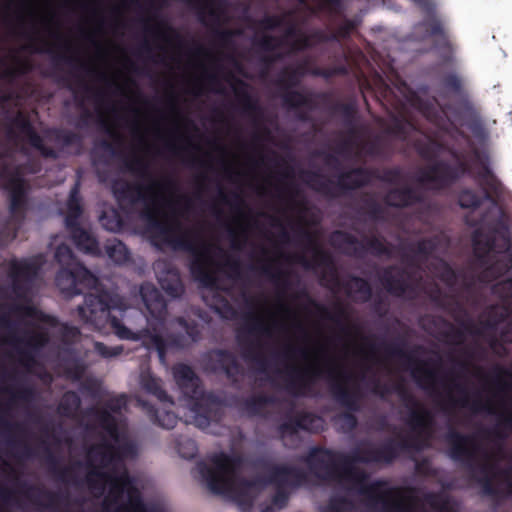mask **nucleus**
I'll list each match as a JSON object with an SVG mask.
<instances>
[{
  "instance_id": "nucleus-1",
  "label": "nucleus",
  "mask_w": 512,
  "mask_h": 512,
  "mask_svg": "<svg viewBox=\"0 0 512 512\" xmlns=\"http://www.w3.org/2000/svg\"><path fill=\"white\" fill-rule=\"evenodd\" d=\"M101 426L108 438L93 446L87 455L91 488L95 493L106 494L108 510L119 503L116 512H146L136 486L122 466V460L131 453L124 426L109 414L102 416Z\"/></svg>"
},
{
  "instance_id": "nucleus-2",
  "label": "nucleus",
  "mask_w": 512,
  "mask_h": 512,
  "mask_svg": "<svg viewBox=\"0 0 512 512\" xmlns=\"http://www.w3.org/2000/svg\"><path fill=\"white\" fill-rule=\"evenodd\" d=\"M140 293L151 314V318L147 319L149 328L146 330L137 329L136 322L143 320L142 314L137 310L126 311L123 300L118 296L111 297L107 302L103 297L91 295L86 299L85 306L79 307V314L95 326L109 320L119 338L142 340L147 348H155L160 360L163 361L165 345L157 326H163L162 315L166 307L165 302L151 284H144Z\"/></svg>"
},
{
  "instance_id": "nucleus-3",
  "label": "nucleus",
  "mask_w": 512,
  "mask_h": 512,
  "mask_svg": "<svg viewBox=\"0 0 512 512\" xmlns=\"http://www.w3.org/2000/svg\"><path fill=\"white\" fill-rule=\"evenodd\" d=\"M146 202V218L151 232L165 242H173L182 234L178 202L173 189L160 182H152L143 195Z\"/></svg>"
},
{
  "instance_id": "nucleus-4",
  "label": "nucleus",
  "mask_w": 512,
  "mask_h": 512,
  "mask_svg": "<svg viewBox=\"0 0 512 512\" xmlns=\"http://www.w3.org/2000/svg\"><path fill=\"white\" fill-rule=\"evenodd\" d=\"M202 477L208 488L237 501H247L257 490L256 483H248L238 477V463L219 453L211 456L201 467Z\"/></svg>"
},
{
  "instance_id": "nucleus-5",
  "label": "nucleus",
  "mask_w": 512,
  "mask_h": 512,
  "mask_svg": "<svg viewBox=\"0 0 512 512\" xmlns=\"http://www.w3.org/2000/svg\"><path fill=\"white\" fill-rule=\"evenodd\" d=\"M173 374L185 397L181 404L185 422L194 424L203 430L207 429L209 426L208 418L200 413L207 399L199 390L198 380L195 378L193 371L188 366L180 364L174 368Z\"/></svg>"
},
{
  "instance_id": "nucleus-6",
  "label": "nucleus",
  "mask_w": 512,
  "mask_h": 512,
  "mask_svg": "<svg viewBox=\"0 0 512 512\" xmlns=\"http://www.w3.org/2000/svg\"><path fill=\"white\" fill-rule=\"evenodd\" d=\"M55 257L59 263L67 266L60 271L56 279L57 286L65 295L78 294L81 291L78 286L90 287L95 284L94 276L74 261L67 246H59Z\"/></svg>"
},
{
  "instance_id": "nucleus-7",
  "label": "nucleus",
  "mask_w": 512,
  "mask_h": 512,
  "mask_svg": "<svg viewBox=\"0 0 512 512\" xmlns=\"http://www.w3.org/2000/svg\"><path fill=\"white\" fill-rule=\"evenodd\" d=\"M486 206L489 209V212L482 219L481 230L477 231L473 238L474 251L479 258L484 257L488 252H500V250H497L495 246H492L489 238L484 237L483 230L486 226H492L494 232L493 241L495 242L499 239L502 242L500 249H506L508 247L506 225L502 219L501 209L489 199L486 200Z\"/></svg>"
},
{
  "instance_id": "nucleus-8",
  "label": "nucleus",
  "mask_w": 512,
  "mask_h": 512,
  "mask_svg": "<svg viewBox=\"0 0 512 512\" xmlns=\"http://www.w3.org/2000/svg\"><path fill=\"white\" fill-rule=\"evenodd\" d=\"M292 311L283 304L262 306L256 313L253 326L256 330L272 334L289 326Z\"/></svg>"
},
{
  "instance_id": "nucleus-9",
  "label": "nucleus",
  "mask_w": 512,
  "mask_h": 512,
  "mask_svg": "<svg viewBox=\"0 0 512 512\" xmlns=\"http://www.w3.org/2000/svg\"><path fill=\"white\" fill-rule=\"evenodd\" d=\"M193 251V273L205 285L212 284L215 281L216 258L221 252L220 249L212 243L201 242L200 245L193 248Z\"/></svg>"
},
{
  "instance_id": "nucleus-10",
  "label": "nucleus",
  "mask_w": 512,
  "mask_h": 512,
  "mask_svg": "<svg viewBox=\"0 0 512 512\" xmlns=\"http://www.w3.org/2000/svg\"><path fill=\"white\" fill-rule=\"evenodd\" d=\"M382 512H418L419 502L411 491L390 490L382 499Z\"/></svg>"
},
{
  "instance_id": "nucleus-11",
  "label": "nucleus",
  "mask_w": 512,
  "mask_h": 512,
  "mask_svg": "<svg viewBox=\"0 0 512 512\" xmlns=\"http://www.w3.org/2000/svg\"><path fill=\"white\" fill-rule=\"evenodd\" d=\"M23 313L40 322L37 328L21 342V346L30 351L31 349L43 345L47 341L48 327L53 325V320L44 319L41 314L31 307H26Z\"/></svg>"
},
{
  "instance_id": "nucleus-12",
  "label": "nucleus",
  "mask_w": 512,
  "mask_h": 512,
  "mask_svg": "<svg viewBox=\"0 0 512 512\" xmlns=\"http://www.w3.org/2000/svg\"><path fill=\"white\" fill-rule=\"evenodd\" d=\"M41 257L17 261L12 264L11 275L15 282L29 279L38 274L41 268Z\"/></svg>"
},
{
  "instance_id": "nucleus-13",
  "label": "nucleus",
  "mask_w": 512,
  "mask_h": 512,
  "mask_svg": "<svg viewBox=\"0 0 512 512\" xmlns=\"http://www.w3.org/2000/svg\"><path fill=\"white\" fill-rule=\"evenodd\" d=\"M333 478L348 489L361 488L363 481V475L354 466H348L343 471L333 472Z\"/></svg>"
},
{
  "instance_id": "nucleus-14",
  "label": "nucleus",
  "mask_w": 512,
  "mask_h": 512,
  "mask_svg": "<svg viewBox=\"0 0 512 512\" xmlns=\"http://www.w3.org/2000/svg\"><path fill=\"white\" fill-rule=\"evenodd\" d=\"M76 246L86 253H96L98 245L95 239L82 228H75L72 234Z\"/></svg>"
},
{
  "instance_id": "nucleus-15",
  "label": "nucleus",
  "mask_w": 512,
  "mask_h": 512,
  "mask_svg": "<svg viewBox=\"0 0 512 512\" xmlns=\"http://www.w3.org/2000/svg\"><path fill=\"white\" fill-rule=\"evenodd\" d=\"M488 489L512 493V471L501 472L488 481Z\"/></svg>"
},
{
  "instance_id": "nucleus-16",
  "label": "nucleus",
  "mask_w": 512,
  "mask_h": 512,
  "mask_svg": "<svg viewBox=\"0 0 512 512\" xmlns=\"http://www.w3.org/2000/svg\"><path fill=\"white\" fill-rule=\"evenodd\" d=\"M25 184L19 177H13L8 183V190L11 197V207L16 209L22 201V197L25 193Z\"/></svg>"
},
{
  "instance_id": "nucleus-17",
  "label": "nucleus",
  "mask_w": 512,
  "mask_h": 512,
  "mask_svg": "<svg viewBox=\"0 0 512 512\" xmlns=\"http://www.w3.org/2000/svg\"><path fill=\"white\" fill-rule=\"evenodd\" d=\"M470 454H472V440L466 437L455 436L453 438V457L460 458Z\"/></svg>"
},
{
  "instance_id": "nucleus-18",
  "label": "nucleus",
  "mask_w": 512,
  "mask_h": 512,
  "mask_svg": "<svg viewBox=\"0 0 512 512\" xmlns=\"http://www.w3.org/2000/svg\"><path fill=\"white\" fill-rule=\"evenodd\" d=\"M107 254L113 262L118 264L128 260L127 249L121 242H116L107 246Z\"/></svg>"
},
{
  "instance_id": "nucleus-19",
  "label": "nucleus",
  "mask_w": 512,
  "mask_h": 512,
  "mask_svg": "<svg viewBox=\"0 0 512 512\" xmlns=\"http://www.w3.org/2000/svg\"><path fill=\"white\" fill-rule=\"evenodd\" d=\"M141 383L147 392L154 394L161 401L165 399L166 395L160 389V385L157 379L151 377L150 375H143Z\"/></svg>"
},
{
  "instance_id": "nucleus-20",
  "label": "nucleus",
  "mask_w": 512,
  "mask_h": 512,
  "mask_svg": "<svg viewBox=\"0 0 512 512\" xmlns=\"http://www.w3.org/2000/svg\"><path fill=\"white\" fill-rule=\"evenodd\" d=\"M305 358L306 360L313 366L314 368H318L324 358V351L322 346L320 345H313V347L309 348L305 352Z\"/></svg>"
},
{
  "instance_id": "nucleus-21",
  "label": "nucleus",
  "mask_w": 512,
  "mask_h": 512,
  "mask_svg": "<svg viewBox=\"0 0 512 512\" xmlns=\"http://www.w3.org/2000/svg\"><path fill=\"white\" fill-rule=\"evenodd\" d=\"M481 197L475 195L470 190L463 191L459 196V204L463 208H476Z\"/></svg>"
},
{
  "instance_id": "nucleus-22",
  "label": "nucleus",
  "mask_w": 512,
  "mask_h": 512,
  "mask_svg": "<svg viewBox=\"0 0 512 512\" xmlns=\"http://www.w3.org/2000/svg\"><path fill=\"white\" fill-rule=\"evenodd\" d=\"M178 453L183 458H192L197 451L196 444L191 439H185L183 442L178 444Z\"/></svg>"
},
{
  "instance_id": "nucleus-23",
  "label": "nucleus",
  "mask_w": 512,
  "mask_h": 512,
  "mask_svg": "<svg viewBox=\"0 0 512 512\" xmlns=\"http://www.w3.org/2000/svg\"><path fill=\"white\" fill-rule=\"evenodd\" d=\"M95 349L101 356L105 358L118 356L122 351V348L120 346L107 347L99 342L95 343Z\"/></svg>"
},
{
  "instance_id": "nucleus-24",
  "label": "nucleus",
  "mask_w": 512,
  "mask_h": 512,
  "mask_svg": "<svg viewBox=\"0 0 512 512\" xmlns=\"http://www.w3.org/2000/svg\"><path fill=\"white\" fill-rule=\"evenodd\" d=\"M171 280V285L168 286L163 281H161V286L169 295L175 297L181 293L182 287L176 274H171Z\"/></svg>"
},
{
  "instance_id": "nucleus-25",
  "label": "nucleus",
  "mask_w": 512,
  "mask_h": 512,
  "mask_svg": "<svg viewBox=\"0 0 512 512\" xmlns=\"http://www.w3.org/2000/svg\"><path fill=\"white\" fill-rule=\"evenodd\" d=\"M157 420L161 426L167 429L173 428L177 423V417L170 412H164L161 415L157 414Z\"/></svg>"
},
{
  "instance_id": "nucleus-26",
  "label": "nucleus",
  "mask_w": 512,
  "mask_h": 512,
  "mask_svg": "<svg viewBox=\"0 0 512 512\" xmlns=\"http://www.w3.org/2000/svg\"><path fill=\"white\" fill-rule=\"evenodd\" d=\"M309 253L313 255L314 259L312 261H308L305 257H303L301 258V262L303 263V265L307 267L317 265L319 262V258H321L322 255L320 248L316 242L312 243V247L309 249Z\"/></svg>"
},
{
  "instance_id": "nucleus-27",
  "label": "nucleus",
  "mask_w": 512,
  "mask_h": 512,
  "mask_svg": "<svg viewBox=\"0 0 512 512\" xmlns=\"http://www.w3.org/2000/svg\"><path fill=\"white\" fill-rule=\"evenodd\" d=\"M496 293L501 296H512V279L502 280L495 285Z\"/></svg>"
},
{
  "instance_id": "nucleus-28",
  "label": "nucleus",
  "mask_w": 512,
  "mask_h": 512,
  "mask_svg": "<svg viewBox=\"0 0 512 512\" xmlns=\"http://www.w3.org/2000/svg\"><path fill=\"white\" fill-rule=\"evenodd\" d=\"M68 209L71 217H76L80 212L79 201L75 192H72L71 194L70 200L68 202Z\"/></svg>"
},
{
  "instance_id": "nucleus-29",
  "label": "nucleus",
  "mask_w": 512,
  "mask_h": 512,
  "mask_svg": "<svg viewBox=\"0 0 512 512\" xmlns=\"http://www.w3.org/2000/svg\"><path fill=\"white\" fill-rule=\"evenodd\" d=\"M431 505L434 507L435 512H452V507L447 501L432 502Z\"/></svg>"
},
{
  "instance_id": "nucleus-30",
  "label": "nucleus",
  "mask_w": 512,
  "mask_h": 512,
  "mask_svg": "<svg viewBox=\"0 0 512 512\" xmlns=\"http://www.w3.org/2000/svg\"><path fill=\"white\" fill-rule=\"evenodd\" d=\"M442 269L443 271L438 272L437 274L441 276L445 281L449 282L454 276L453 272L445 263H442Z\"/></svg>"
},
{
  "instance_id": "nucleus-31",
  "label": "nucleus",
  "mask_w": 512,
  "mask_h": 512,
  "mask_svg": "<svg viewBox=\"0 0 512 512\" xmlns=\"http://www.w3.org/2000/svg\"><path fill=\"white\" fill-rule=\"evenodd\" d=\"M439 178V175H438V170H433L431 171L427 176H426V180L427 181H435Z\"/></svg>"
},
{
  "instance_id": "nucleus-32",
  "label": "nucleus",
  "mask_w": 512,
  "mask_h": 512,
  "mask_svg": "<svg viewBox=\"0 0 512 512\" xmlns=\"http://www.w3.org/2000/svg\"><path fill=\"white\" fill-rule=\"evenodd\" d=\"M500 269H502V266L500 267V264L497 263V265L491 267L487 273L489 275L493 276L494 278H496V276L494 274L496 272H499Z\"/></svg>"
},
{
  "instance_id": "nucleus-33",
  "label": "nucleus",
  "mask_w": 512,
  "mask_h": 512,
  "mask_svg": "<svg viewBox=\"0 0 512 512\" xmlns=\"http://www.w3.org/2000/svg\"><path fill=\"white\" fill-rule=\"evenodd\" d=\"M388 202L391 204V205H402V204H405L404 201H396L394 200V193L390 194L389 197H388Z\"/></svg>"
},
{
  "instance_id": "nucleus-34",
  "label": "nucleus",
  "mask_w": 512,
  "mask_h": 512,
  "mask_svg": "<svg viewBox=\"0 0 512 512\" xmlns=\"http://www.w3.org/2000/svg\"><path fill=\"white\" fill-rule=\"evenodd\" d=\"M344 238H346V236H345L344 234H342V233H340V232H337V233H335V234L333 235L332 240H333V242H334V243H336V242H338L339 240L344 239Z\"/></svg>"
},
{
  "instance_id": "nucleus-35",
  "label": "nucleus",
  "mask_w": 512,
  "mask_h": 512,
  "mask_svg": "<svg viewBox=\"0 0 512 512\" xmlns=\"http://www.w3.org/2000/svg\"><path fill=\"white\" fill-rule=\"evenodd\" d=\"M32 143H33L35 146H38V145H39V139H38L37 137L32 138Z\"/></svg>"
},
{
  "instance_id": "nucleus-36",
  "label": "nucleus",
  "mask_w": 512,
  "mask_h": 512,
  "mask_svg": "<svg viewBox=\"0 0 512 512\" xmlns=\"http://www.w3.org/2000/svg\"><path fill=\"white\" fill-rule=\"evenodd\" d=\"M68 398H73L75 402H77V398L74 394L67 395Z\"/></svg>"
},
{
  "instance_id": "nucleus-37",
  "label": "nucleus",
  "mask_w": 512,
  "mask_h": 512,
  "mask_svg": "<svg viewBox=\"0 0 512 512\" xmlns=\"http://www.w3.org/2000/svg\"><path fill=\"white\" fill-rule=\"evenodd\" d=\"M502 258H503V259H505V260H506V259H509V260H510V254L505 253V254L503 255V257H502Z\"/></svg>"
},
{
  "instance_id": "nucleus-38",
  "label": "nucleus",
  "mask_w": 512,
  "mask_h": 512,
  "mask_svg": "<svg viewBox=\"0 0 512 512\" xmlns=\"http://www.w3.org/2000/svg\"><path fill=\"white\" fill-rule=\"evenodd\" d=\"M487 409L490 410V411L494 410V408L491 405H488Z\"/></svg>"
},
{
  "instance_id": "nucleus-39",
  "label": "nucleus",
  "mask_w": 512,
  "mask_h": 512,
  "mask_svg": "<svg viewBox=\"0 0 512 512\" xmlns=\"http://www.w3.org/2000/svg\"><path fill=\"white\" fill-rule=\"evenodd\" d=\"M358 174H359V172H353L350 176L353 177V176H356Z\"/></svg>"
},
{
  "instance_id": "nucleus-40",
  "label": "nucleus",
  "mask_w": 512,
  "mask_h": 512,
  "mask_svg": "<svg viewBox=\"0 0 512 512\" xmlns=\"http://www.w3.org/2000/svg\"><path fill=\"white\" fill-rule=\"evenodd\" d=\"M358 283L361 285V287H362V286H366V284H365L364 282H362V281H361V282H358Z\"/></svg>"
},
{
  "instance_id": "nucleus-41",
  "label": "nucleus",
  "mask_w": 512,
  "mask_h": 512,
  "mask_svg": "<svg viewBox=\"0 0 512 512\" xmlns=\"http://www.w3.org/2000/svg\"><path fill=\"white\" fill-rule=\"evenodd\" d=\"M490 275L487 273V275L485 276L486 277V281H490V279L488 278Z\"/></svg>"
},
{
  "instance_id": "nucleus-42",
  "label": "nucleus",
  "mask_w": 512,
  "mask_h": 512,
  "mask_svg": "<svg viewBox=\"0 0 512 512\" xmlns=\"http://www.w3.org/2000/svg\"><path fill=\"white\" fill-rule=\"evenodd\" d=\"M508 315L507 311H505V316ZM501 317H504V314H501Z\"/></svg>"
}]
</instances>
